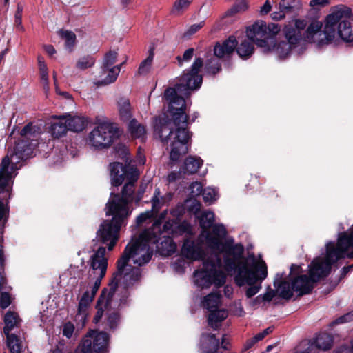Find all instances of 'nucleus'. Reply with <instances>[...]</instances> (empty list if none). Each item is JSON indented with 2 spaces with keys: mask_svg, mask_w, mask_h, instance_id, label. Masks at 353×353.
<instances>
[{
  "mask_svg": "<svg viewBox=\"0 0 353 353\" xmlns=\"http://www.w3.org/2000/svg\"><path fill=\"white\" fill-rule=\"evenodd\" d=\"M206 72L214 76L221 71L222 67L220 61L216 59L208 60L205 63Z\"/></svg>",
  "mask_w": 353,
  "mask_h": 353,
  "instance_id": "49530a36",
  "label": "nucleus"
},
{
  "mask_svg": "<svg viewBox=\"0 0 353 353\" xmlns=\"http://www.w3.org/2000/svg\"><path fill=\"white\" fill-rule=\"evenodd\" d=\"M333 337L331 334L322 332L319 334L314 339V343L317 348L327 350H330L333 344Z\"/></svg>",
  "mask_w": 353,
  "mask_h": 353,
  "instance_id": "7c9ffc66",
  "label": "nucleus"
},
{
  "mask_svg": "<svg viewBox=\"0 0 353 353\" xmlns=\"http://www.w3.org/2000/svg\"><path fill=\"white\" fill-rule=\"evenodd\" d=\"M110 182L113 188H118L124 182L121 193L112 191L108 203L114 202L116 204L129 207L132 200V194L135 191V183L139 177L137 168L130 163L112 162L109 165Z\"/></svg>",
  "mask_w": 353,
  "mask_h": 353,
  "instance_id": "423d86ee",
  "label": "nucleus"
},
{
  "mask_svg": "<svg viewBox=\"0 0 353 353\" xmlns=\"http://www.w3.org/2000/svg\"><path fill=\"white\" fill-rule=\"evenodd\" d=\"M95 63L94 58L91 55L84 56L80 58L76 64V67L80 70H84L92 67Z\"/></svg>",
  "mask_w": 353,
  "mask_h": 353,
  "instance_id": "8fccbe9b",
  "label": "nucleus"
},
{
  "mask_svg": "<svg viewBox=\"0 0 353 353\" xmlns=\"http://www.w3.org/2000/svg\"><path fill=\"white\" fill-rule=\"evenodd\" d=\"M298 21H303L304 23V27L303 29L299 30V32L301 34V38L293 46H292V50L296 48L302 41L309 42L312 40L314 35L318 32H319L322 28V23L318 21H312L307 27V22L304 19H296L289 22L288 24H294Z\"/></svg>",
  "mask_w": 353,
  "mask_h": 353,
  "instance_id": "f8f14e48",
  "label": "nucleus"
},
{
  "mask_svg": "<svg viewBox=\"0 0 353 353\" xmlns=\"http://www.w3.org/2000/svg\"><path fill=\"white\" fill-rule=\"evenodd\" d=\"M189 189L190 190V196L191 197H196L200 196L203 191L202 184L198 181L192 182L190 185Z\"/></svg>",
  "mask_w": 353,
  "mask_h": 353,
  "instance_id": "bf43d9fd",
  "label": "nucleus"
},
{
  "mask_svg": "<svg viewBox=\"0 0 353 353\" xmlns=\"http://www.w3.org/2000/svg\"><path fill=\"white\" fill-rule=\"evenodd\" d=\"M117 55L118 54L115 51L110 50L107 52L104 56L103 63L101 67L102 70L113 68L112 65L117 61Z\"/></svg>",
  "mask_w": 353,
  "mask_h": 353,
  "instance_id": "09e8293b",
  "label": "nucleus"
},
{
  "mask_svg": "<svg viewBox=\"0 0 353 353\" xmlns=\"http://www.w3.org/2000/svg\"><path fill=\"white\" fill-rule=\"evenodd\" d=\"M88 312L80 311L77 309V312L74 317V321L76 322L77 326L79 327H83L86 323L88 318Z\"/></svg>",
  "mask_w": 353,
  "mask_h": 353,
  "instance_id": "13d9d810",
  "label": "nucleus"
},
{
  "mask_svg": "<svg viewBox=\"0 0 353 353\" xmlns=\"http://www.w3.org/2000/svg\"><path fill=\"white\" fill-rule=\"evenodd\" d=\"M193 0H176L173 6V12H179L183 9L187 8Z\"/></svg>",
  "mask_w": 353,
  "mask_h": 353,
  "instance_id": "e2e57ef3",
  "label": "nucleus"
},
{
  "mask_svg": "<svg viewBox=\"0 0 353 353\" xmlns=\"http://www.w3.org/2000/svg\"><path fill=\"white\" fill-rule=\"evenodd\" d=\"M34 146L30 139H21L15 143L13 150H11V158L13 166L17 168L21 161H26L33 153Z\"/></svg>",
  "mask_w": 353,
  "mask_h": 353,
  "instance_id": "9b49d317",
  "label": "nucleus"
},
{
  "mask_svg": "<svg viewBox=\"0 0 353 353\" xmlns=\"http://www.w3.org/2000/svg\"><path fill=\"white\" fill-rule=\"evenodd\" d=\"M105 321L107 326L110 330H115L121 321L120 313L118 311L107 312Z\"/></svg>",
  "mask_w": 353,
  "mask_h": 353,
  "instance_id": "ea45409f",
  "label": "nucleus"
},
{
  "mask_svg": "<svg viewBox=\"0 0 353 353\" xmlns=\"http://www.w3.org/2000/svg\"><path fill=\"white\" fill-rule=\"evenodd\" d=\"M105 248L101 246L92 255L90 268L92 270L93 274H97L98 272H101L103 265L105 268V272L107 271L108 259L105 257Z\"/></svg>",
  "mask_w": 353,
  "mask_h": 353,
  "instance_id": "a211bd4d",
  "label": "nucleus"
},
{
  "mask_svg": "<svg viewBox=\"0 0 353 353\" xmlns=\"http://www.w3.org/2000/svg\"><path fill=\"white\" fill-rule=\"evenodd\" d=\"M60 37L65 40V46L72 51L76 43V34L70 30H60Z\"/></svg>",
  "mask_w": 353,
  "mask_h": 353,
  "instance_id": "a19ab883",
  "label": "nucleus"
},
{
  "mask_svg": "<svg viewBox=\"0 0 353 353\" xmlns=\"http://www.w3.org/2000/svg\"><path fill=\"white\" fill-rule=\"evenodd\" d=\"M335 12L341 20H350L353 16L351 8L345 6L337 8Z\"/></svg>",
  "mask_w": 353,
  "mask_h": 353,
  "instance_id": "4d7b16f0",
  "label": "nucleus"
},
{
  "mask_svg": "<svg viewBox=\"0 0 353 353\" xmlns=\"http://www.w3.org/2000/svg\"><path fill=\"white\" fill-rule=\"evenodd\" d=\"M38 64L40 72L41 81L43 85L44 90L49 88V81H48V71L46 64L45 63L44 59L42 57H38Z\"/></svg>",
  "mask_w": 353,
  "mask_h": 353,
  "instance_id": "58836bf2",
  "label": "nucleus"
},
{
  "mask_svg": "<svg viewBox=\"0 0 353 353\" xmlns=\"http://www.w3.org/2000/svg\"><path fill=\"white\" fill-rule=\"evenodd\" d=\"M238 44V41L234 36H230L221 43H215L213 51L214 55L219 59L229 58L234 52Z\"/></svg>",
  "mask_w": 353,
  "mask_h": 353,
  "instance_id": "4468645a",
  "label": "nucleus"
},
{
  "mask_svg": "<svg viewBox=\"0 0 353 353\" xmlns=\"http://www.w3.org/2000/svg\"><path fill=\"white\" fill-rule=\"evenodd\" d=\"M221 265V260L218 256L216 259L208 258L203 261V267L194 272V282L201 288H210L212 284L219 288L226 281V274L217 267Z\"/></svg>",
  "mask_w": 353,
  "mask_h": 353,
  "instance_id": "1a4fd4ad",
  "label": "nucleus"
},
{
  "mask_svg": "<svg viewBox=\"0 0 353 353\" xmlns=\"http://www.w3.org/2000/svg\"><path fill=\"white\" fill-rule=\"evenodd\" d=\"M201 208V204L199 201L194 199L191 202L190 205H188V210L194 215H197V214L200 212Z\"/></svg>",
  "mask_w": 353,
  "mask_h": 353,
  "instance_id": "774afa93",
  "label": "nucleus"
},
{
  "mask_svg": "<svg viewBox=\"0 0 353 353\" xmlns=\"http://www.w3.org/2000/svg\"><path fill=\"white\" fill-rule=\"evenodd\" d=\"M279 10L283 11L285 16L288 14L295 13L297 10L295 0H281L279 3Z\"/></svg>",
  "mask_w": 353,
  "mask_h": 353,
  "instance_id": "a18cd8bd",
  "label": "nucleus"
},
{
  "mask_svg": "<svg viewBox=\"0 0 353 353\" xmlns=\"http://www.w3.org/2000/svg\"><path fill=\"white\" fill-rule=\"evenodd\" d=\"M141 244L142 241L140 239H136L129 242L117 261V271L112 274L108 283V288H103L97 300L95 305L97 312L92 319L94 324H98L101 321L105 310H108L111 308L113 298L123 272L126 267H130V265H128L130 259L137 254Z\"/></svg>",
  "mask_w": 353,
  "mask_h": 353,
  "instance_id": "20e7f679",
  "label": "nucleus"
},
{
  "mask_svg": "<svg viewBox=\"0 0 353 353\" xmlns=\"http://www.w3.org/2000/svg\"><path fill=\"white\" fill-rule=\"evenodd\" d=\"M65 117L68 130L81 132L83 130L87 125V121L84 117L79 116L71 117L70 115Z\"/></svg>",
  "mask_w": 353,
  "mask_h": 353,
  "instance_id": "bb28decb",
  "label": "nucleus"
},
{
  "mask_svg": "<svg viewBox=\"0 0 353 353\" xmlns=\"http://www.w3.org/2000/svg\"><path fill=\"white\" fill-rule=\"evenodd\" d=\"M105 268L103 265L102 271L99 272V274L97 276V278L94 281V285L92 287L91 293L90 294V295L92 296L93 298L95 297L96 294L101 286V281L106 274Z\"/></svg>",
  "mask_w": 353,
  "mask_h": 353,
  "instance_id": "6e6d98bb",
  "label": "nucleus"
},
{
  "mask_svg": "<svg viewBox=\"0 0 353 353\" xmlns=\"http://www.w3.org/2000/svg\"><path fill=\"white\" fill-rule=\"evenodd\" d=\"M10 164L12 170H18L20 168V166L18 165L17 168L13 167L11 151L10 152V157L6 155L3 158L1 161V167L0 169V194L6 192V194H8V183L11 179V173L8 170Z\"/></svg>",
  "mask_w": 353,
  "mask_h": 353,
  "instance_id": "2eb2a0df",
  "label": "nucleus"
},
{
  "mask_svg": "<svg viewBox=\"0 0 353 353\" xmlns=\"http://www.w3.org/2000/svg\"><path fill=\"white\" fill-rule=\"evenodd\" d=\"M128 130L134 138H140L145 134V127L139 123L136 119H132L128 121Z\"/></svg>",
  "mask_w": 353,
  "mask_h": 353,
  "instance_id": "4c0bfd02",
  "label": "nucleus"
},
{
  "mask_svg": "<svg viewBox=\"0 0 353 353\" xmlns=\"http://www.w3.org/2000/svg\"><path fill=\"white\" fill-rule=\"evenodd\" d=\"M152 255V251L148 250L147 252L142 255L140 258L134 260V263L138 265L139 266H142L150 261Z\"/></svg>",
  "mask_w": 353,
  "mask_h": 353,
  "instance_id": "0e129e2a",
  "label": "nucleus"
},
{
  "mask_svg": "<svg viewBox=\"0 0 353 353\" xmlns=\"http://www.w3.org/2000/svg\"><path fill=\"white\" fill-rule=\"evenodd\" d=\"M121 135L119 128L112 123L99 125L89 134V143L97 149L106 148L111 145L115 139Z\"/></svg>",
  "mask_w": 353,
  "mask_h": 353,
  "instance_id": "9d476101",
  "label": "nucleus"
},
{
  "mask_svg": "<svg viewBox=\"0 0 353 353\" xmlns=\"http://www.w3.org/2000/svg\"><path fill=\"white\" fill-rule=\"evenodd\" d=\"M109 334L103 331L97 332L93 335V351L95 353H108L109 344Z\"/></svg>",
  "mask_w": 353,
  "mask_h": 353,
  "instance_id": "6ab92c4d",
  "label": "nucleus"
},
{
  "mask_svg": "<svg viewBox=\"0 0 353 353\" xmlns=\"http://www.w3.org/2000/svg\"><path fill=\"white\" fill-rule=\"evenodd\" d=\"M114 152L115 157L123 160L125 163L130 164V159L129 157V152L128 148L123 143L117 144L114 147Z\"/></svg>",
  "mask_w": 353,
  "mask_h": 353,
  "instance_id": "37998d69",
  "label": "nucleus"
},
{
  "mask_svg": "<svg viewBox=\"0 0 353 353\" xmlns=\"http://www.w3.org/2000/svg\"><path fill=\"white\" fill-rule=\"evenodd\" d=\"M337 246L340 249L341 253L345 256L348 248L353 247V230L350 234L342 232L339 234Z\"/></svg>",
  "mask_w": 353,
  "mask_h": 353,
  "instance_id": "2f4dec72",
  "label": "nucleus"
},
{
  "mask_svg": "<svg viewBox=\"0 0 353 353\" xmlns=\"http://www.w3.org/2000/svg\"><path fill=\"white\" fill-rule=\"evenodd\" d=\"M304 23L298 21L294 24H286L282 30L285 40L277 41L275 36L281 29L278 24H267L263 21H257L248 28L246 34L250 40L262 48L265 53L273 52L279 59H287L293 46L301 38L299 30L303 29Z\"/></svg>",
  "mask_w": 353,
  "mask_h": 353,
  "instance_id": "f03ea898",
  "label": "nucleus"
},
{
  "mask_svg": "<svg viewBox=\"0 0 353 353\" xmlns=\"http://www.w3.org/2000/svg\"><path fill=\"white\" fill-rule=\"evenodd\" d=\"M221 296L218 293H210L205 296L202 301L203 307L207 308L209 312L218 309Z\"/></svg>",
  "mask_w": 353,
  "mask_h": 353,
  "instance_id": "e433bc0d",
  "label": "nucleus"
},
{
  "mask_svg": "<svg viewBox=\"0 0 353 353\" xmlns=\"http://www.w3.org/2000/svg\"><path fill=\"white\" fill-rule=\"evenodd\" d=\"M220 341L214 334L203 333L200 341L201 353H223L220 351Z\"/></svg>",
  "mask_w": 353,
  "mask_h": 353,
  "instance_id": "dca6fc26",
  "label": "nucleus"
},
{
  "mask_svg": "<svg viewBox=\"0 0 353 353\" xmlns=\"http://www.w3.org/2000/svg\"><path fill=\"white\" fill-rule=\"evenodd\" d=\"M154 217L152 211L147 210L144 212L141 213L136 219V223L137 225H141L145 223L147 220Z\"/></svg>",
  "mask_w": 353,
  "mask_h": 353,
  "instance_id": "680f3d73",
  "label": "nucleus"
},
{
  "mask_svg": "<svg viewBox=\"0 0 353 353\" xmlns=\"http://www.w3.org/2000/svg\"><path fill=\"white\" fill-rule=\"evenodd\" d=\"M9 219V208L4 203V198L0 199V241H3L6 225Z\"/></svg>",
  "mask_w": 353,
  "mask_h": 353,
  "instance_id": "473e14b6",
  "label": "nucleus"
},
{
  "mask_svg": "<svg viewBox=\"0 0 353 353\" xmlns=\"http://www.w3.org/2000/svg\"><path fill=\"white\" fill-rule=\"evenodd\" d=\"M34 134L32 123H28L26 124L20 131V135L21 139H29L28 135H32Z\"/></svg>",
  "mask_w": 353,
  "mask_h": 353,
  "instance_id": "69168bd1",
  "label": "nucleus"
},
{
  "mask_svg": "<svg viewBox=\"0 0 353 353\" xmlns=\"http://www.w3.org/2000/svg\"><path fill=\"white\" fill-rule=\"evenodd\" d=\"M165 214V212L163 214H161V219L155 221V222L153 223V225H152L154 230H156L157 228H158L160 234H162L163 232L169 233L170 231L172 232V230H174V228H172L173 225L169 221L165 222L163 225L162 230L161 229V219L164 218Z\"/></svg>",
  "mask_w": 353,
  "mask_h": 353,
  "instance_id": "5fc2aeb1",
  "label": "nucleus"
},
{
  "mask_svg": "<svg viewBox=\"0 0 353 353\" xmlns=\"http://www.w3.org/2000/svg\"><path fill=\"white\" fill-rule=\"evenodd\" d=\"M203 160L199 157L188 156L181 167L183 174L190 175L196 173L203 165Z\"/></svg>",
  "mask_w": 353,
  "mask_h": 353,
  "instance_id": "4be33fe9",
  "label": "nucleus"
},
{
  "mask_svg": "<svg viewBox=\"0 0 353 353\" xmlns=\"http://www.w3.org/2000/svg\"><path fill=\"white\" fill-rule=\"evenodd\" d=\"M236 271L234 282L236 285L242 287L245 284L249 287L246 290L245 295L251 298L256 294L261 289V285H255L258 281L264 280L268 275V267L263 260L254 261L249 265L246 260H239L236 262V267L230 271Z\"/></svg>",
  "mask_w": 353,
  "mask_h": 353,
  "instance_id": "6e6552de",
  "label": "nucleus"
},
{
  "mask_svg": "<svg viewBox=\"0 0 353 353\" xmlns=\"http://www.w3.org/2000/svg\"><path fill=\"white\" fill-rule=\"evenodd\" d=\"M96 330H90L81 340L78 348L82 353H93L92 337Z\"/></svg>",
  "mask_w": 353,
  "mask_h": 353,
  "instance_id": "c9c22d12",
  "label": "nucleus"
},
{
  "mask_svg": "<svg viewBox=\"0 0 353 353\" xmlns=\"http://www.w3.org/2000/svg\"><path fill=\"white\" fill-rule=\"evenodd\" d=\"M74 330V326L73 323L68 321L63 325V334L65 337L70 339L72 337Z\"/></svg>",
  "mask_w": 353,
  "mask_h": 353,
  "instance_id": "338daca9",
  "label": "nucleus"
},
{
  "mask_svg": "<svg viewBox=\"0 0 353 353\" xmlns=\"http://www.w3.org/2000/svg\"><path fill=\"white\" fill-rule=\"evenodd\" d=\"M105 209L106 215L112 216V219L104 220L101 223L96 238L101 243L107 245L108 250L111 251L117 244L121 227L126 225L132 210L130 207L119 205L114 202L107 203Z\"/></svg>",
  "mask_w": 353,
  "mask_h": 353,
  "instance_id": "0eeeda50",
  "label": "nucleus"
},
{
  "mask_svg": "<svg viewBox=\"0 0 353 353\" xmlns=\"http://www.w3.org/2000/svg\"><path fill=\"white\" fill-rule=\"evenodd\" d=\"M203 63V58L196 57L178 77L174 87L165 90L163 99L168 103V110L154 120V132L163 145H170V160L172 163L177 162L190 148L192 132L188 129L190 117L186 113V99L202 85L200 72Z\"/></svg>",
  "mask_w": 353,
  "mask_h": 353,
  "instance_id": "f257e3e1",
  "label": "nucleus"
},
{
  "mask_svg": "<svg viewBox=\"0 0 353 353\" xmlns=\"http://www.w3.org/2000/svg\"><path fill=\"white\" fill-rule=\"evenodd\" d=\"M254 43L248 39L242 41L239 45L238 43L235 50L239 56L243 59L250 57L254 50Z\"/></svg>",
  "mask_w": 353,
  "mask_h": 353,
  "instance_id": "cd10ccee",
  "label": "nucleus"
},
{
  "mask_svg": "<svg viewBox=\"0 0 353 353\" xmlns=\"http://www.w3.org/2000/svg\"><path fill=\"white\" fill-rule=\"evenodd\" d=\"M337 33L345 42L353 41V30L349 20H343L338 25Z\"/></svg>",
  "mask_w": 353,
  "mask_h": 353,
  "instance_id": "393cba45",
  "label": "nucleus"
},
{
  "mask_svg": "<svg viewBox=\"0 0 353 353\" xmlns=\"http://www.w3.org/2000/svg\"><path fill=\"white\" fill-rule=\"evenodd\" d=\"M341 21V19L335 11L326 17L323 33L327 43L332 41L335 38L336 28V26L338 27V25Z\"/></svg>",
  "mask_w": 353,
  "mask_h": 353,
  "instance_id": "f3484780",
  "label": "nucleus"
},
{
  "mask_svg": "<svg viewBox=\"0 0 353 353\" xmlns=\"http://www.w3.org/2000/svg\"><path fill=\"white\" fill-rule=\"evenodd\" d=\"M344 257L337 245L334 246L332 242L328 243L326 245L325 259H314L309 265L308 276L301 274L290 278L292 290L299 292V296L310 294L314 288V284L328 276L331 272L332 265Z\"/></svg>",
  "mask_w": 353,
  "mask_h": 353,
  "instance_id": "7ed1b4c3",
  "label": "nucleus"
},
{
  "mask_svg": "<svg viewBox=\"0 0 353 353\" xmlns=\"http://www.w3.org/2000/svg\"><path fill=\"white\" fill-rule=\"evenodd\" d=\"M160 196V190L159 189H156L154 193V195L152 198V209L149 211H152L154 213V216H157L159 213V210L161 209L163 202L161 203L159 199Z\"/></svg>",
  "mask_w": 353,
  "mask_h": 353,
  "instance_id": "864d4df0",
  "label": "nucleus"
},
{
  "mask_svg": "<svg viewBox=\"0 0 353 353\" xmlns=\"http://www.w3.org/2000/svg\"><path fill=\"white\" fill-rule=\"evenodd\" d=\"M122 64L123 63H121L119 65L114 66L112 68L105 69V70H102L103 72H104V73L108 72V74L103 79L98 81L96 83V84L98 86H100V85H108V84H110V83L114 82L117 79V77L120 72V67L121 66Z\"/></svg>",
  "mask_w": 353,
  "mask_h": 353,
  "instance_id": "72a5a7b5",
  "label": "nucleus"
},
{
  "mask_svg": "<svg viewBox=\"0 0 353 353\" xmlns=\"http://www.w3.org/2000/svg\"><path fill=\"white\" fill-rule=\"evenodd\" d=\"M228 316V313L225 310H214L210 311L208 322L209 326L213 330H216L221 327V323Z\"/></svg>",
  "mask_w": 353,
  "mask_h": 353,
  "instance_id": "5701e85b",
  "label": "nucleus"
},
{
  "mask_svg": "<svg viewBox=\"0 0 353 353\" xmlns=\"http://www.w3.org/2000/svg\"><path fill=\"white\" fill-rule=\"evenodd\" d=\"M117 105L120 119L123 122H128L131 120L132 113L130 100L121 97L117 102Z\"/></svg>",
  "mask_w": 353,
  "mask_h": 353,
  "instance_id": "b1692460",
  "label": "nucleus"
},
{
  "mask_svg": "<svg viewBox=\"0 0 353 353\" xmlns=\"http://www.w3.org/2000/svg\"><path fill=\"white\" fill-rule=\"evenodd\" d=\"M248 7L246 0H239L233 6L225 12V17H232L234 14L245 11Z\"/></svg>",
  "mask_w": 353,
  "mask_h": 353,
  "instance_id": "de8ad7c7",
  "label": "nucleus"
},
{
  "mask_svg": "<svg viewBox=\"0 0 353 353\" xmlns=\"http://www.w3.org/2000/svg\"><path fill=\"white\" fill-rule=\"evenodd\" d=\"M172 233L179 235L183 234L192 235L193 234L192 225L188 221L184 220L176 225L174 230H172Z\"/></svg>",
  "mask_w": 353,
  "mask_h": 353,
  "instance_id": "79ce46f5",
  "label": "nucleus"
},
{
  "mask_svg": "<svg viewBox=\"0 0 353 353\" xmlns=\"http://www.w3.org/2000/svg\"><path fill=\"white\" fill-rule=\"evenodd\" d=\"M212 231L204 232L207 246L219 254H223L224 268L226 271L236 267L237 261L244 259V246L241 243L234 244L233 238L223 240L227 235V230L223 224L212 226Z\"/></svg>",
  "mask_w": 353,
  "mask_h": 353,
  "instance_id": "39448f33",
  "label": "nucleus"
},
{
  "mask_svg": "<svg viewBox=\"0 0 353 353\" xmlns=\"http://www.w3.org/2000/svg\"><path fill=\"white\" fill-rule=\"evenodd\" d=\"M154 58V49L150 48L149 50V54L148 57L142 61L138 68V73L139 74H145L149 72L152 62Z\"/></svg>",
  "mask_w": 353,
  "mask_h": 353,
  "instance_id": "c03bdc74",
  "label": "nucleus"
},
{
  "mask_svg": "<svg viewBox=\"0 0 353 353\" xmlns=\"http://www.w3.org/2000/svg\"><path fill=\"white\" fill-rule=\"evenodd\" d=\"M12 303L11 296L9 292H0V307L2 309L7 308Z\"/></svg>",
  "mask_w": 353,
  "mask_h": 353,
  "instance_id": "052dcab7",
  "label": "nucleus"
},
{
  "mask_svg": "<svg viewBox=\"0 0 353 353\" xmlns=\"http://www.w3.org/2000/svg\"><path fill=\"white\" fill-rule=\"evenodd\" d=\"M68 131L65 117L61 116L58 121H54L50 127V132L54 138H60L65 135Z\"/></svg>",
  "mask_w": 353,
  "mask_h": 353,
  "instance_id": "a878e982",
  "label": "nucleus"
},
{
  "mask_svg": "<svg viewBox=\"0 0 353 353\" xmlns=\"http://www.w3.org/2000/svg\"><path fill=\"white\" fill-rule=\"evenodd\" d=\"M7 339V346L11 353H21L22 343L19 336L15 334L9 333L6 335Z\"/></svg>",
  "mask_w": 353,
  "mask_h": 353,
  "instance_id": "f704fd0d",
  "label": "nucleus"
},
{
  "mask_svg": "<svg viewBox=\"0 0 353 353\" xmlns=\"http://www.w3.org/2000/svg\"><path fill=\"white\" fill-rule=\"evenodd\" d=\"M18 314L15 312L8 311L4 316L5 326L3 333L8 335L14 327H17L20 322Z\"/></svg>",
  "mask_w": 353,
  "mask_h": 353,
  "instance_id": "c756f323",
  "label": "nucleus"
},
{
  "mask_svg": "<svg viewBox=\"0 0 353 353\" xmlns=\"http://www.w3.org/2000/svg\"><path fill=\"white\" fill-rule=\"evenodd\" d=\"M94 300V298L90 295L89 291H85L81 299L79 300V304H78V309L80 311H85L88 312V309L90 307V303Z\"/></svg>",
  "mask_w": 353,
  "mask_h": 353,
  "instance_id": "3c124183",
  "label": "nucleus"
},
{
  "mask_svg": "<svg viewBox=\"0 0 353 353\" xmlns=\"http://www.w3.org/2000/svg\"><path fill=\"white\" fill-rule=\"evenodd\" d=\"M199 225L202 229L201 235H204V232L209 230L214 224V214L212 211H203L200 215H197Z\"/></svg>",
  "mask_w": 353,
  "mask_h": 353,
  "instance_id": "c85d7f7f",
  "label": "nucleus"
},
{
  "mask_svg": "<svg viewBox=\"0 0 353 353\" xmlns=\"http://www.w3.org/2000/svg\"><path fill=\"white\" fill-rule=\"evenodd\" d=\"M194 49L193 48H188L182 56H177L176 60L179 67L183 66V63L190 62L194 57Z\"/></svg>",
  "mask_w": 353,
  "mask_h": 353,
  "instance_id": "603ef678",
  "label": "nucleus"
},
{
  "mask_svg": "<svg viewBox=\"0 0 353 353\" xmlns=\"http://www.w3.org/2000/svg\"><path fill=\"white\" fill-rule=\"evenodd\" d=\"M129 269H127L125 272L123 274V285L124 290H128L133 286L136 283L140 281L141 277V271L137 267H132L130 265Z\"/></svg>",
  "mask_w": 353,
  "mask_h": 353,
  "instance_id": "412c9836",
  "label": "nucleus"
},
{
  "mask_svg": "<svg viewBox=\"0 0 353 353\" xmlns=\"http://www.w3.org/2000/svg\"><path fill=\"white\" fill-rule=\"evenodd\" d=\"M277 278L274 281V286L276 288L279 296L285 300H290L293 296L291 281L282 279V274H276Z\"/></svg>",
  "mask_w": 353,
  "mask_h": 353,
  "instance_id": "aec40b11",
  "label": "nucleus"
},
{
  "mask_svg": "<svg viewBox=\"0 0 353 353\" xmlns=\"http://www.w3.org/2000/svg\"><path fill=\"white\" fill-rule=\"evenodd\" d=\"M181 252L183 256L191 261L202 260L205 255L201 245L189 239L183 241Z\"/></svg>",
  "mask_w": 353,
  "mask_h": 353,
  "instance_id": "ddd939ff",
  "label": "nucleus"
}]
</instances>
